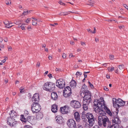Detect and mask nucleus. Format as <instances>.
Wrapping results in <instances>:
<instances>
[{
    "label": "nucleus",
    "instance_id": "nucleus-1",
    "mask_svg": "<svg viewBox=\"0 0 128 128\" xmlns=\"http://www.w3.org/2000/svg\"><path fill=\"white\" fill-rule=\"evenodd\" d=\"M98 117V124L100 126H103L104 127H107L111 123V121L110 120L107 116H106L105 113L104 114H99Z\"/></svg>",
    "mask_w": 128,
    "mask_h": 128
},
{
    "label": "nucleus",
    "instance_id": "nucleus-2",
    "mask_svg": "<svg viewBox=\"0 0 128 128\" xmlns=\"http://www.w3.org/2000/svg\"><path fill=\"white\" fill-rule=\"evenodd\" d=\"M42 88L44 90L47 91L52 92L55 89V84L52 82H47L44 83Z\"/></svg>",
    "mask_w": 128,
    "mask_h": 128
},
{
    "label": "nucleus",
    "instance_id": "nucleus-3",
    "mask_svg": "<svg viewBox=\"0 0 128 128\" xmlns=\"http://www.w3.org/2000/svg\"><path fill=\"white\" fill-rule=\"evenodd\" d=\"M112 102L113 106L116 108H119V106H124L125 104V101H123L120 98H118L117 100L115 98L112 99Z\"/></svg>",
    "mask_w": 128,
    "mask_h": 128
},
{
    "label": "nucleus",
    "instance_id": "nucleus-4",
    "mask_svg": "<svg viewBox=\"0 0 128 128\" xmlns=\"http://www.w3.org/2000/svg\"><path fill=\"white\" fill-rule=\"evenodd\" d=\"M31 106V110L33 113H37L41 110L40 106L37 102H34Z\"/></svg>",
    "mask_w": 128,
    "mask_h": 128
},
{
    "label": "nucleus",
    "instance_id": "nucleus-5",
    "mask_svg": "<svg viewBox=\"0 0 128 128\" xmlns=\"http://www.w3.org/2000/svg\"><path fill=\"white\" fill-rule=\"evenodd\" d=\"M86 116L88 120L90 126H92L94 122L95 118H94L92 114L88 112L86 114Z\"/></svg>",
    "mask_w": 128,
    "mask_h": 128
},
{
    "label": "nucleus",
    "instance_id": "nucleus-6",
    "mask_svg": "<svg viewBox=\"0 0 128 128\" xmlns=\"http://www.w3.org/2000/svg\"><path fill=\"white\" fill-rule=\"evenodd\" d=\"M102 102L99 101L98 104V105L97 106L98 107V109L100 110V113H96L98 114H105V111L104 109L105 107H106V106H105L104 104Z\"/></svg>",
    "mask_w": 128,
    "mask_h": 128
},
{
    "label": "nucleus",
    "instance_id": "nucleus-7",
    "mask_svg": "<svg viewBox=\"0 0 128 128\" xmlns=\"http://www.w3.org/2000/svg\"><path fill=\"white\" fill-rule=\"evenodd\" d=\"M7 123L10 126L14 127L17 123V121L15 119L8 117L6 119Z\"/></svg>",
    "mask_w": 128,
    "mask_h": 128
},
{
    "label": "nucleus",
    "instance_id": "nucleus-8",
    "mask_svg": "<svg viewBox=\"0 0 128 128\" xmlns=\"http://www.w3.org/2000/svg\"><path fill=\"white\" fill-rule=\"evenodd\" d=\"M67 124L70 128H76V122L74 120L71 119L68 120L67 122Z\"/></svg>",
    "mask_w": 128,
    "mask_h": 128
},
{
    "label": "nucleus",
    "instance_id": "nucleus-9",
    "mask_svg": "<svg viewBox=\"0 0 128 128\" xmlns=\"http://www.w3.org/2000/svg\"><path fill=\"white\" fill-rule=\"evenodd\" d=\"M56 86L60 88H62L65 85V82L64 80L62 79L58 80L56 82Z\"/></svg>",
    "mask_w": 128,
    "mask_h": 128
},
{
    "label": "nucleus",
    "instance_id": "nucleus-10",
    "mask_svg": "<svg viewBox=\"0 0 128 128\" xmlns=\"http://www.w3.org/2000/svg\"><path fill=\"white\" fill-rule=\"evenodd\" d=\"M70 105L72 107L75 108H80L81 106V104L79 102L74 100H73L70 102Z\"/></svg>",
    "mask_w": 128,
    "mask_h": 128
},
{
    "label": "nucleus",
    "instance_id": "nucleus-11",
    "mask_svg": "<svg viewBox=\"0 0 128 128\" xmlns=\"http://www.w3.org/2000/svg\"><path fill=\"white\" fill-rule=\"evenodd\" d=\"M92 101L84 99L82 101V107L85 110H87L88 109V106L90 103Z\"/></svg>",
    "mask_w": 128,
    "mask_h": 128
},
{
    "label": "nucleus",
    "instance_id": "nucleus-12",
    "mask_svg": "<svg viewBox=\"0 0 128 128\" xmlns=\"http://www.w3.org/2000/svg\"><path fill=\"white\" fill-rule=\"evenodd\" d=\"M69 107L66 106L60 108V110L62 114H66L68 113L69 111Z\"/></svg>",
    "mask_w": 128,
    "mask_h": 128
},
{
    "label": "nucleus",
    "instance_id": "nucleus-13",
    "mask_svg": "<svg viewBox=\"0 0 128 128\" xmlns=\"http://www.w3.org/2000/svg\"><path fill=\"white\" fill-rule=\"evenodd\" d=\"M84 92V96L83 97V99L92 101V100L91 99V95L90 92L88 90V92Z\"/></svg>",
    "mask_w": 128,
    "mask_h": 128
},
{
    "label": "nucleus",
    "instance_id": "nucleus-14",
    "mask_svg": "<svg viewBox=\"0 0 128 128\" xmlns=\"http://www.w3.org/2000/svg\"><path fill=\"white\" fill-rule=\"evenodd\" d=\"M98 100H97V101H95L94 102V105L93 106V108L94 110L96 113H100V110L98 109L97 106L98 105L99 102Z\"/></svg>",
    "mask_w": 128,
    "mask_h": 128
},
{
    "label": "nucleus",
    "instance_id": "nucleus-15",
    "mask_svg": "<svg viewBox=\"0 0 128 128\" xmlns=\"http://www.w3.org/2000/svg\"><path fill=\"white\" fill-rule=\"evenodd\" d=\"M112 124H113V125L116 126V124H120V122L119 118L117 116H114V119L112 120Z\"/></svg>",
    "mask_w": 128,
    "mask_h": 128
},
{
    "label": "nucleus",
    "instance_id": "nucleus-16",
    "mask_svg": "<svg viewBox=\"0 0 128 128\" xmlns=\"http://www.w3.org/2000/svg\"><path fill=\"white\" fill-rule=\"evenodd\" d=\"M74 117L76 120L77 122H79L80 121V116L79 112H75L74 113Z\"/></svg>",
    "mask_w": 128,
    "mask_h": 128
},
{
    "label": "nucleus",
    "instance_id": "nucleus-17",
    "mask_svg": "<svg viewBox=\"0 0 128 128\" xmlns=\"http://www.w3.org/2000/svg\"><path fill=\"white\" fill-rule=\"evenodd\" d=\"M32 100L34 102H38L39 100V94L38 93H36L32 97Z\"/></svg>",
    "mask_w": 128,
    "mask_h": 128
},
{
    "label": "nucleus",
    "instance_id": "nucleus-18",
    "mask_svg": "<svg viewBox=\"0 0 128 128\" xmlns=\"http://www.w3.org/2000/svg\"><path fill=\"white\" fill-rule=\"evenodd\" d=\"M72 94V92H71V90L69 91V92L67 91H63V95L65 97H70Z\"/></svg>",
    "mask_w": 128,
    "mask_h": 128
},
{
    "label": "nucleus",
    "instance_id": "nucleus-19",
    "mask_svg": "<svg viewBox=\"0 0 128 128\" xmlns=\"http://www.w3.org/2000/svg\"><path fill=\"white\" fill-rule=\"evenodd\" d=\"M62 118V117L60 116H57L55 118L57 122L59 124H61L63 122Z\"/></svg>",
    "mask_w": 128,
    "mask_h": 128
},
{
    "label": "nucleus",
    "instance_id": "nucleus-20",
    "mask_svg": "<svg viewBox=\"0 0 128 128\" xmlns=\"http://www.w3.org/2000/svg\"><path fill=\"white\" fill-rule=\"evenodd\" d=\"M52 111L54 113L56 112L58 110V106L56 104H53L51 107Z\"/></svg>",
    "mask_w": 128,
    "mask_h": 128
},
{
    "label": "nucleus",
    "instance_id": "nucleus-21",
    "mask_svg": "<svg viewBox=\"0 0 128 128\" xmlns=\"http://www.w3.org/2000/svg\"><path fill=\"white\" fill-rule=\"evenodd\" d=\"M51 96L52 98L54 100H56L58 97L57 93L55 92H53L52 93Z\"/></svg>",
    "mask_w": 128,
    "mask_h": 128
},
{
    "label": "nucleus",
    "instance_id": "nucleus-22",
    "mask_svg": "<svg viewBox=\"0 0 128 128\" xmlns=\"http://www.w3.org/2000/svg\"><path fill=\"white\" fill-rule=\"evenodd\" d=\"M104 110L105 111V114L106 113H107L110 116H112V113L111 112L110 110L106 106V107H105V108Z\"/></svg>",
    "mask_w": 128,
    "mask_h": 128
},
{
    "label": "nucleus",
    "instance_id": "nucleus-23",
    "mask_svg": "<svg viewBox=\"0 0 128 128\" xmlns=\"http://www.w3.org/2000/svg\"><path fill=\"white\" fill-rule=\"evenodd\" d=\"M10 112L11 113L10 114V116L9 117L14 118L16 116V113L14 110H11Z\"/></svg>",
    "mask_w": 128,
    "mask_h": 128
},
{
    "label": "nucleus",
    "instance_id": "nucleus-24",
    "mask_svg": "<svg viewBox=\"0 0 128 128\" xmlns=\"http://www.w3.org/2000/svg\"><path fill=\"white\" fill-rule=\"evenodd\" d=\"M70 84L71 87H72L74 88L76 87V82L75 80H73L70 82Z\"/></svg>",
    "mask_w": 128,
    "mask_h": 128
},
{
    "label": "nucleus",
    "instance_id": "nucleus-25",
    "mask_svg": "<svg viewBox=\"0 0 128 128\" xmlns=\"http://www.w3.org/2000/svg\"><path fill=\"white\" fill-rule=\"evenodd\" d=\"M20 120L24 122V123H26V120L27 118H26V117H25L24 115L23 114H22L20 116Z\"/></svg>",
    "mask_w": 128,
    "mask_h": 128
},
{
    "label": "nucleus",
    "instance_id": "nucleus-26",
    "mask_svg": "<svg viewBox=\"0 0 128 128\" xmlns=\"http://www.w3.org/2000/svg\"><path fill=\"white\" fill-rule=\"evenodd\" d=\"M43 117V114L41 113H38L36 115V118L38 120H40Z\"/></svg>",
    "mask_w": 128,
    "mask_h": 128
},
{
    "label": "nucleus",
    "instance_id": "nucleus-27",
    "mask_svg": "<svg viewBox=\"0 0 128 128\" xmlns=\"http://www.w3.org/2000/svg\"><path fill=\"white\" fill-rule=\"evenodd\" d=\"M70 13H74V12H72L70 11H69L68 12H60V14L59 15H63L65 16L66 15L68 14H70Z\"/></svg>",
    "mask_w": 128,
    "mask_h": 128
},
{
    "label": "nucleus",
    "instance_id": "nucleus-28",
    "mask_svg": "<svg viewBox=\"0 0 128 128\" xmlns=\"http://www.w3.org/2000/svg\"><path fill=\"white\" fill-rule=\"evenodd\" d=\"M31 18L33 19L34 20H32V24L34 26H36L37 25V19L34 18Z\"/></svg>",
    "mask_w": 128,
    "mask_h": 128
},
{
    "label": "nucleus",
    "instance_id": "nucleus-29",
    "mask_svg": "<svg viewBox=\"0 0 128 128\" xmlns=\"http://www.w3.org/2000/svg\"><path fill=\"white\" fill-rule=\"evenodd\" d=\"M113 124H112L111 122V123L110 125L108 126H107V128H114V126L115 125H113Z\"/></svg>",
    "mask_w": 128,
    "mask_h": 128
},
{
    "label": "nucleus",
    "instance_id": "nucleus-30",
    "mask_svg": "<svg viewBox=\"0 0 128 128\" xmlns=\"http://www.w3.org/2000/svg\"><path fill=\"white\" fill-rule=\"evenodd\" d=\"M89 4H88V5H90L91 6H93V4H94L95 3V2L94 1L91 0L89 1Z\"/></svg>",
    "mask_w": 128,
    "mask_h": 128
},
{
    "label": "nucleus",
    "instance_id": "nucleus-31",
    "mask_svg": "<svg viewBox=\"0 0 128 128\" xmlns=\"http://www.w3.org/2000/svg\"><path fill=\"white\" fill-rule=\"evenodd\" d=\"M71 89L69 86H66V88H64V90L63 91H67L69 92V91H71Z\"/></svg>",
    "mask_w": 128,
    "mask_h": 128
},
{
    "label": "nucleus",
    "instance_id": "nucleus-32",
    "mask_svg": "<svg viewBox=\"0 0 128 128\" xmlns=\"http://www.w3.org/2000/svg\"><path fill=\"white\" fill-rule=\"evenodd\" d=\"M88 90H84V89L82 88H81V92H82L83 94L84 95V92H88Z\"/></svg>",
    "mask_w": 128,
    "mask_h": 128
},
{
    "label": "nucleus",
    "instance_id": "nucleus-33",
    "mask_svg": "<svg viewBox=\"0 0 128 128\" xmlns=\"http://www.w3.org/2000/svg\"><path fill=\"white\" fill-rule=\"evenodd\" d=\"M114 128H123L122 126H120L119 124H116V126H114Z\"/></svg>",
    "mask_w": 128,
    "mask_h": 128
},
{
    "label": "nucleus",
    "instance_id": "nucleus-34",
    "mask_svg": "<svg viewBox=\"0 0 128 128\" xmlns=\"http://www.w3.org/2000/svg\"><path fill=\"white\" fill-rule=\"evenodd\" d=\"M4 23L5 25H8L9 26L11 24V23H10L8 21H6L5 22H4Z\"/></svg>",
    "mask_w": 128,
    "mask_h": 128
},
{
    "label": "nucleus",
    "instance_id": "nucleus-35",
    "mask_svg": "<svg viewBox=\"0 0 128 128\" xmlns=\"http://www.w3.org/2000/svg\"><path fill=\"white\" fill-rule=\"evenodd\" d=\"M24 88L22 87H21L20 89V92L22 93L24 92Z\"/></svg>",
    "mask_w": 128,
    "mask_h": 128
},
{
    "label": "nucleus",
    "instance_id": "nucleus-36",
    "mask_svg": "<svg viewBox=\"0 0 128 128\" xmlns=\"http://www.w3.org/2000/svg\"><path fill=\"white\" fill-rule=\"evenodd\" d=\"M124 66L123 65H120L118 66L119 68L121 70H122L124 68Z\"/></svg>",
    "mask_w": 128,
    "mask_h": 128
},
{
    "label": "nucleus",
    "instance_id": "nucleus-37",
    "mask_svg": "<svg viewBox=\"0 0 128 128\" xmlns=\"http://www.w3.org/2000/svg\"><path fill=\"white\" fill-rule=\"evenodd\" d=\"M32 18H28L26 20L25 22L26 23H28L29 22L30 20Z\"/></svg>",
    "mask_w": 128,
    "mask_h": 128
},
{
    "label": "nucleus",
    "instance_id": "nucleus-38",
    "mask_svg": "<svg viewBox=\"0 0 128 128\" xmlns=\"http://www.w3.org/2000/svg\"><path fill=\"white\" fill-rule=\"evenodd\" d=\"M83 126L80 124H78L77 126H76V128H83Z\"/></svg>",
    "mask_w": 128,
    "mask_h": 128
},
{
    "label": "nucleus",
    "instance_id": "nucleus-39",
    "mask_svg": "<svg viewBox=\"0 0 128 128\" xmlns=\"http://www.w3.org/2000/svg\"><path fill=\"white\" fill-rule=\"evenodd\" d=\"M29 114L28 112L26 110L24 111V115H25V116L26 118L28 117V116H26L28 114Z\"/></svg>",
    "mask_w": 128,
    "mask_h": 128
},
{
    "label": "nucleus",
    "instance_id": "nucleus-40",
    "mask_svg": "<svg viewBox=\"0 0 128 128\" xmlns=\"http://www.w3.org/2000/svg\"><path fill=\"white\" fill-rule=\"evenodd\" d=\"M88 84H89L91 88H94V86L90 82L88 81Z\"/></svg>",
    "mask_w": 128,
    "mask_h": 128
},
{
    "label": "nucleus",
    "instance_id": "nucleus-41",
    "mask_svg": "<svg viewBox=\"0 0 128 128\" xmlns=\"http://www.w3.org/2000/svg\"><path fill=\"white\" fill-rule=\"evenodd\" d=\"M86 114H83L82 116H81V118L82 119V120L84 118H86Z\"/></svg>",
    "mask_w": 128,
    "mask_h": 128
},
{
    "label": "nucleus",
    "instance_id": "nucleus-42",
    "mask_svg": "<svg viewBox=\"0 0 128 128\" xmlns=\"http://www.w3.org/2000/svg\"><path fill=\"white\" fill-rule=\"evenodd\" d=\"M28 13V10H27L26 11H24L22 14L25 15L27 14Z\"/></svg>",
    "mask_w": 128,
    "mask_h": 128
},
{
    "label": "nucleus",
    "instance_id": "nucleus-43",
    "mask_svg": "<svg viewBox=\"0 0 128 128\" xmlns=\"http://www.w3.org/2000/svg\"><path fill=\"white\" fill-rule=\"evenodd\" d=\"M24 128H32V126L29 125L25 126Z\"/></svg>",
    "mask_w": 128,
    "mask_h": 128
},
{
    "label": "nucleus",
    "instance_id": "nucleus-44",
    "mask_svg": "<svg viewBox=\"0 0 128 128\" xmlns=\"http://www.w3.org/2000/svg\"><path fill=\"white\" fill-rule=\"evenodd\" d=\"M9 2H10V4H11V2L10 0H9V1H6V4L7 5H8L9 4Z\"/></svg>",
    "mask_w": 128,
    "mask_h": 128
},
{
    "label": "nucleus",
    "instance_id": "nucleus-45",
    "mask_svg": "<svg viewBox=\"0 0 128 128\" xmlns=\"http://www.w3.org/2000/svg\"><path fill=\"white\" fill-rule=\"evenodd\" d=\"M58 3L61 5H65V4L64 3H63L62 1H60L58 2Z\"/></svg>",
    "mask_w": 128,
    "mask_h": 128
},
{
    "label": "nucleus",
    "instance_id": "nucleus-46",
    "mask_svg": "<svg viewBox=\"0 0 128 128\" xmlns=\"http://www.w3.org/2000/svg\"><path fill=\"white\" fill-rule=\"evenodd\" d=\"M87 86L85 84L83 86H82V88H83L84 90H86V88Z\"/></svg>",
    "mask_w": 128,
    "mask_h": 128
},
{
    "label": "nucleus",
    "instance_id": "nucleus-47",
    "mask_svg": "<svg viewBox=\"0 0 128 128\" xmlns=\"http://www.w3.org/2000/svg\"><path fill=\"white\" fill-rule=\"evenodd\" d=\"M81 75L82 74V73L79 72H77L76 74V75Z\"/></svg>",
    "mask_w": 128,
    "mask_h": 128
},
{
    "label": "nucleus",
    "instance_id": "nucleus-48",
    "mask_svg": "<svg viewBox=\"0 0 128 128\" xmlns=\"http://www.w3.org/2000/svg\"><path fill=\"white\" fill-rule=\"evenodd\" d=\"M110 58L111 60H113L114 59V56L112 55H111L110 56Z\"/></svg>",
    "mask_w": 128,
    "mask_h": 128
},
{
    "label": "nucleus",
    "instance_id": "nucleus-49",
    "mask_svg": "<svg viewBox=\"0 0 128 128\" xmlns=\"http://www.w3.org/2000/svg\"><path fill=\"white\" fill-rule=\"evenodd\" d=\"M48 76L50 78L53 77L52 74H48Z\"/></svg>",
    "mask_w": 128,
    "mask_h": 128
},
{
    "label": "nucleus",
    "instance_id": "nucleus-50",
    "mask_svg": "<svg viewBox=\"0 0 128 128\" xmlns=\"http://www.w3.org/2000/svg\"><path fill=\"white\" fill-rule=\"evenodd\" d=\"M20 27H21V29L23 30H24L25 29V28L23 24L21 26H20Z\"/></svg>",
    "mask_w": 128,
    "mask_h": 128
},
{
    "label": "nucleus",
    "instance_id": "nucleus-51",
    "mask_svg": "<svg viewBox=\"0 0 128 128\" xmlns=\"http://www.w3.org/2000/svg\"><path fill=\"white\" fill-rule=\"evenodd\" d=\"M87 118L86 117L85 118H84L82 120L83 121L85 122H86L87 121Z\"/></svg>",
    "mask_w": 128,
    "mask_h": 128
},
{
    "label": "nucleus",
    "instance_id": "nucleus-52",
    "mask_svg": "<svg viewBox=\"0 0 128 128\" xmlns=\"http://www.w3.org/2000/svg\"><path fill=\"white\" fill-rule=\"evenodd\" d=\"M104 89L106 91L108 90V89L106 86H104Z\"/></svg>",
    "mask_w": 128,
    "mask_h": 128
},
{
    "label": "nucleus",
    "instance_id": "nucleus-53",
    "mask_svg": "<svg viewBox=\"0 0 128 128\" xmlns=\"http://www.w3.org/2000/svg\"><path fill=\"white\" fill-rule=\"evenodd\" d=\"M66 54L64 53L63 55H62V57L64 58H65L66 57Z\"/></svg>",
    "mask_w": 128,
    "mask_h": 128
},
{
    "label": "nucleus",
    "instance_id": "nucleus-54",
    "mask_svg": "<svg viewBox=\"0 0 128 128\" xmlns=\"http://www.w3.org/2000/svg\"><path fill=\"white\" fill-rule=\"evenodd\" d=\"M81 45L82 46H85L86 45V44L85 42H81Z\"/></svg>",
    "mask_w": 128,
    "mask_h": 128
},
{
    "label": "nucleus",
    "instance_id": "nucleus-55",
    "mask_svg": "<svg viewBox=\"0 0 128 128\" xmlns=\"http://www.w3.org/2000/svg\"><path fill=\"white\" fill-rule=\"evenodd\" d=\"M8 51H10L12 50V47L10 46H9L8 47Z\"/></svg>",
    "mask_w": 128,
    "mask_h": 128
},
{
    "label": "nucleus",
    "instance_id": "nucleus-56",
    "mask_svg": "<svg viewBox=\"0 0 128 128\" xmlns=\"http://www.w3.org/2000/svg\"><path fill=\"white\" fill-rule=\"evenodd\" d=\"M118 27L120 28L121 29L122 28H124V26L123 25H122L120 26H118Z\"/></svg>",
    "mask_w": 128,
    "mask_h": 128
},
{
    "label": "nucleus",
    "instance_id": "nucleus-57",
    "mask_svg": "<svg viewBox=\"0 0 128 128\" xmlns=\"http://www.w3.org/2000/svg\"><path fill=\"white\" fill-rule=\"evenodd\" d=\"M40 62H38L36 64V66H38V67H39L40 66Z\"/></svg>",
    "mask_w": 128,
    "mask_h": 128
},
{
    "label": "nucleus",
    "instance_id": "nucleus-58",
    "mask_svg": "<svg viewBox=\"0 0 128 128\" xmlns=\"http://www.w3.org/2000/svg\"><path fill=\"white\" fill-rule=\"evenodd\" d=\"M13 26V25H11V26H10V25L9 26H5V27L6 28H10L12 27Z\"/></svg>",
    "mask_w": 128,
    "mask_h": 128
},
{
    "label": "nucleus",
    "instance_id": "nucleus-59",
    "mask_svg": "<svg viewBox=\"0 0 128 128\" xmlns=\"http://www.w3.org/2000/svg\"><path fill=\"white\" fill-rule=\"evenodd\" d=\"M87 30L88 32H91L92 33V30H91V29L90 28L87 29Z\"/></svg>",
    "mask_w": 128,
    "mask_h": 128
},
{
    "label": "nucleus",
    "instance_id": "nucleus-60",
    "mask_svg": "<svg viewBox=\"0 0 128 128\" xmlns=\"http://www.w3.org/2000/svg\"><path fill=\"white\" fill-rule=\"evenodd\" d=\"M4 42H7V41H8V39L7 38H4Z\"/></svg>",
    "mask_w": 128,
    "mask_h": 128
},
{
    "label": "nucleus",
    "instance_id": "nucleus-61",
    "mask_svg": "<svg viewBox=\"0 0 128 128\" xmlns=\"http://www.w3.org/2000/svg\"><path fill=\"white\" fill-rule=\"evenodd\" d=\"M31 28V26H30L28 27L27 28V29H28V30L30 31V30Z\"/></svg>",
    "mask_w": 128,
    "mask_h": 128
},
{
    "label": "nucleus",
    "instance_id": "nucleus-62",
    "mask_svg": "<svg viewBox=\"0 0 128 128\" xmlns=\"http://www.w3.org/2000/svg\"><path fill=\"white\" fill-rule=\"evenodd\" d=\"M114 70V67H112L110 70V72H112V71Z\"/></svg>",
    "mask_w": 128,
    "mask_h": 128
},
{
    "label": "nucleus",
    "instance_id": "nucleus-63",
    "mask_svg": "<svg viewBox=\"0 0 128 128\" xmlns=\"http://www.w3.org/2000/svg\"><path fill=\"white\" fill-rule=\"evenodd\" d=\"M94 31L93 32H92V33H93V34H94L96 33V28L94 27Z\"/></svg>",
    "mask_w": 128,
    "mask_h": 128
},
{
    "label": "nucleus",
    "instance_id": "nucleus-64",
    "mask_svg": "<svg viewBox=\"0 0 128 128\" xmlns=\"http://www.w3.org/2000/svg\"><path fill=\"white\" fill-rule=\"evenodd\" d=\"M7 59V58H6L2 60L3 62L4 63L6 61V60Z\"/></svg>",
    "mask_w": 128,
    "mask_h": 128
}]
</instances>
